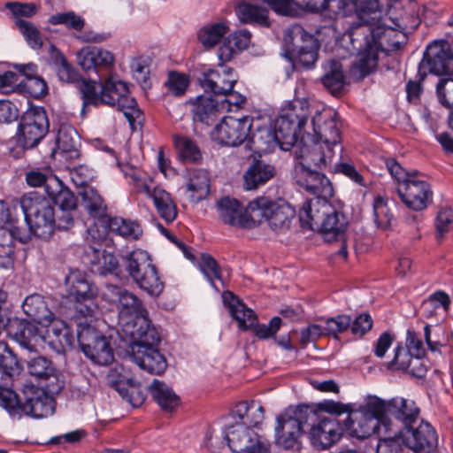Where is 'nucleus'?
Returning a JSON list of instances; mask_svg holds the SVG:
<instances>
[{"label": "nucleus", "instance_id": "44", "mask_svg": "<svg viewBox=\"0 0 453 453\" xmlns=\"http://www.w3.org/2000/svg\"><path fill=\"white\" fill-rule=\"evenodd\" d=\"M325 73L321 77L324 87L335 96H340L346 84L342 65L337 60H329L324 65Z\"/></svg>", "mask_w": 453, "mask_h": 453}, {"label": "nucleus", "instance_id": "10", "mask_svg": "<svg viewBox=\"0 0 453 453\" xmlns=\"http://www.w3.org/2000/svg\"><path fill=\"white\" fill-rule=\"evenodd\" d=\"M77 341L82 352L92 362L108 365L113 359V350L109 339L90 325H79Z\"/></svg>", "mask_w": 453, "mask_h": 453}, {"label": "nucleus", "instance_id": "43", "mask_svg": "<svg viewBox=\"0 0 453 453\" xmlns=\"http://www.w3.org/2000/svg\"><path fill=\"white\" fill-rule=\"evenodd\" d=\"M280 146L274 130L271 126L257 127L255 132H250L246 147L254 152L266 153Z\"/></svg>", "mask_w": 453, "mask_h": 453}, {"label": "nucleus", "instance_id": "63", "mask_svg": "<svg viewBox=\"0 0 453 453\" xmlns=\"http://www.w3.org/2000/svg\"><path fill=\"white\" fill-rule=\"evenodd\" d=\"M0 368L18 374L22 370L16 355L4 341H0Z\"/></svg>", "mask_w": 453, "mask_h": 453}, {"label": "nucleus", "instance_id": "3", "mask_svg": "<svg viewBox=\"0 0 453 453\" xmlns=\"http://www.w3.org/2000/svg\"><path fill=\"white\" fill-rule=\"evenodd\" d=\"M299 220L302 227L320 232L327 242L342 240L348 226L344 214L322 198L305 201L299 211Z\"/></svg>", "mask_w": 453, "mask_h": 453}, {"label": "nucleus", "instance_id": "22", "mask_svg": "<svg viewBox=\"0 0 453 453\" xmlns=\"http://www.w3.org/2000/svg\"><path fill=\"white\" fill-rule=\"evenodd\" d=\"M397 193L403 203L409 209L416 211L425 210L433 200L430 185L418 179V174H414L407 182L397 186Z\"/></svg>", "mask_w": 453, "mask_h": 453}, {"label": "nucleus", "instance_id": "15", "mask_svg": "<svg viewBox=\"0 0 453 453\" xmlns=\"http://www.w3.org/2000/svg\"><path fill=\"white\" fill-rule=\"evenodd\" d=\"M418 4L413 0H388L386 19L401 32L403 39L420 24Z\"/></svg>", "mask_w": 453, "mask_h": 453}, {"label": "nucleus", "instance_id": "50", "mask_svg": "<svg viewBox=\"0 0 453 453\" xmlns=\"http://www.w3.org/2000/svg\"><path fill=\"white\" fill-rule=\"evenodd\" d=\"M235 415L240 418L239 424L247 427L257 426L264 419V408L257 402H242L235 406Z\"/></svg>", "mask_w": 453, "mask_h": 453}, {"label": "nucleus", "instance_id": "48", "mask_svg": "<svg viewBox=\"0 0 453 453\" xmlns=\"http://www.w3.org/2000/svg\"><path fill=\"white\" fill-rule=\"evenodd\" d=\"M78 194L81 198V204L92 218L104 219L106 217L107 206L94 188L84 187Z\"/></svg>", "mask_w": 453, "mask_h": 453}, {"label": "nucleus", "instance_id": "17", "mask_svg": "<svg viewBox=\"0 0 453 453\" xmlns=\"http://www.w3.org/2000/svg\"><path fill=\"white\" fill-rule=\"evenodd\" d=\"M27 372L38 383L52 395L59 394L65 388V380L62 372L48 357L38 356L27 361Z\"/></svg>", "mask_w": 453, "mask_h": 453}, {"label": "nucleus", "instance_id": "18", "mask_svg": "<svg viewBox=\"0 0 453 453\" xmlns=\"http://www.w3.org/2000/svg\"><path fill=\"white\" fill-rule=\"evenodd\" d=\"M253 126V119L244 116L240 119L225 117L211 133L212 139L226 146H238L247 143Z\"/></svg>", "mask_w": 453, "mask_h": 453}, {"label": "nucleus", "instance_id": "34", "mask_svg": "<svg viewBox=\"0 0 453 453\" xmlns=\"http://www.w3.org/2000/svg\"><path fill=\"white\" fill-rule=\"evenodd\" d=\"M86 256L88 258L90 270L93 273L99 275L119 274V264L114 254L105 250L89 246L86 251Z\"/></svg>", "mask_w": 453, "mask_h": 453}, {"label": "nucleus", "instance_id": "45", "mask_svg": "<svg viewBox=\"0 0 453 453\" xmlns=\"http://www.w3.org/2000/svg\"><path fill=\"white\" fill-rule=\"evenodd\" d=\"M148 390L163 411H172L179 405L180 398L164 381L154 379L148 387Z\"/></svg>", "mask_w": 453, "mask_h": 453}, {"label": "nucleus", "instance_id": "51", "mask_svg": "<svg viewBox=\"0 0 453 453\" xmlns=\"http://www.w3.org/2000/svg\"><path fill=\"white\" fill-rule=\"evenodd\" d=\"M388 407L389 400L386 402L377 396L370 395L359 408L380 419V425L382 426L383 432L387 433L391 430V422L387 417L388 415Z\"/></svg>", "mask_w": 453, "mask_h": 453}, {"label": "nucleus", "instance_id": "53", "mask_svg": "<svg viewBox=\"0 0 453 453\" xmlns=\"http://www.w3.org/2000/svg\"><path fill=\"white\" fill-rule=\"evenodd\" d=\"M19 374L0 368V403L5 409H13L17 403V395L12 389L15 378Z\"/></svg>", "mask_w": 453, "mask_h": 453}, {"label": "nucleus", "instance_id": "60", "mask_svg": "<svg viewBox=\"0 0 453 453\" xmlns=\"http://www.w3.org/2000/svg\"><path fill=\"white\" fill-rule=\"evenodd\" d=\"M199 269L207 278L211 285L218 289L214 280H221V269L218 262L208 253L201 254L200 261L198 263Z\"/></svg>", "mask_w": 453, "mask_h": 453}, {"label": "nucleus", "instance_id": "30", "mask_svg": "<svg viewBox=\"0 0 453 453\" xmlns=\"http://www.w3.org/2000/svg\"><path fill=\"white\" fill-rule=\"evenodd\" d=\"M46 326L48 328L46 330L45 342L51 349L60 354L72 349L74 343V337L71 328L65 321L53 319Z\"/></svg>", "mask_w": 453, "mask_h": 453}, {"label": "nucleus", "instance_id": "27", "mask_svg": "<svg viewBox=\"0 0 453 453\" xmlns=\"http://www.w3.org/2000/svg\"><path fill=\"white\" fill-rule=\"evenodd\" d=\"M296 184L315 196L314 198L328 200L334 195L333 186L328 178L316 170L295 168Z\"/></svg>", "mask_w": 453, "mask_h": 453}, {"label": "nucleus", "instance_id": "24", "mask_svg": "<svg viewBox=\"0 0 453 453\" xmlns=\"http://www.w3.org/2000/svg\"><path fill=\"white\" fill-rule=\"evenodd\" d=\"M338 114L332 109H323L311 119L315 140L324 143L325 146L334 148L339 146L341 131L338 123Z\"/></svg>", "mask_w": 453, "mask_h": 453}, {"label": "nucleus", "instance_id": "4", "mask_svg": "<svg viewBox=\"0 0 453 453\" xmlns=\"http://www.w3.org/2000/svg\"><path fill=\"white\" fill-rule=\"evenodd\" d=\"M127 352L142 370L150 374L161 375L167 368V362L157 349L160 335L155 326L128 338Z\"/></svg>", "mask_w": 453, "mask_h": 453}, {"label": "nucleus", "instance_id": "2", "mask_svg": "<svg viewBox=\"0 0 453 453\" xmlns=\"http://www.w3.org/2000/svg\"><path fill=\"white\" fill-rule=\"evenodd\" d=\"M104 299L114 305L118 311V325L122 336L129 338L154 326L149 319V312L142 301L127 288L106 284Z\"/></svg>", "mask_w": 453, "mask_h": 453}, {"label": "nucleus", "instance_id": "37", "mask_svg": "<svg viewBox=\"0 0 453 453\" xmlns=\"http://www.w3.org/2000/svg\"><path fill=\"white\" fill-rule=\"evenodd\" d=\"M222 297L225 304L228 307L230 314L238 322L239 327L242 330L246 331L257 322L255 312L248 308L232 292H224Z\"/></svg>", "mask_w": 453, "mask_h": 453}, {"label": "nucleus", "instance_id": "19", "mask_svg": "<svg viewBox=\"0 0 453 453\" xmlns=\"http://www.w3.org/2000/svg\"><path fill=\"white\" fill-rule=\"evenodd\" d=\"M296 156L301 161L295 168L319 169L326 168L334 157V148L325 146L324 143L311 137L303 135L296 150Z\"/></svg>", "mask_w": 453, "mask_h": 453}, {"label": "nucleus", "instance_id": "29", "mask_svg": "<svg viewBox=\"0 0 453 453\" xmlns=\"http://www.w3.org/2000/svg\"><path fill=\"white\" fill-rule=\"evenodd\" d=\"M114 77L110 76L100 83V91L97 90V83L94 81H87L81 79L78 84L79 91L81 95L83 101L82 112L86 107L99 106L102 104H112L113 98L111 97V91L112 88H106L109 83H113Z\"/></svg>", "mask_w": 453, "mask_h": 453}, {"label": "nucleus", "instance_id": "64", "mask_svg": "<svg viewBox=\"0 0 453 453\" xmlns=\"http://www.w3.org/2000/svg\"><path fill=\"white\" fill-rule=\"evenodd\" d=\"M373 214L375 223L379 227L387 229L391 226V222L394 219V217L383 198L379 197L375 200L373 204Z\"/></svg>", "mask_w": 453, "mask_h": 453}, {"label": "nucleus", "instance_id": "41", "mask_svg": "<svg viewBox=\"0 0 453 453\" xmlns=\"http://www.w3.org/2000/svg\"><path fill=\"white\" fill-rule=\"evenodd\" d=\"M187 191L189 200L198 203L204 199L210 191V177L203 169H190L187 172Z\"/></svg>", "mask_w": 453, "mask_h": 453}, {"label": "nucleus", "instance_id": "9", "mask_svg": "<svg viewBox=\"0 0 453 453\" xmlns=\"http://www.w3.org/2000/svg\"><path fill=\"white\" fill-rule=\"evenodd\" d=\"M122 261L128 275L141 289L152 296H158L162 293L164 283L147 252L134 250L123 257Z\"/></svg>", "mask_w": 453, "mask_h": 453}, {"label": "nucleus", "instance_id": "61", "mask_svg": "<svg viewBox=\"0 0 453 453\" xmlns=\"http://www.w3.org/2000/svg\"><path fill=\"white\" fill-rule=\"evenodd\" d=\"M419 363L418 357H414L405 348L397 346L395 349L394 358L388 363V369L406 371L412 364Z\"/></svg>", "mask_w": 453, "mask_h": 453}, {"label": "nucleus", "instance_id": "62", "mask_svg": "<svg viewBox=\"0 0 453 453\" xmlns=\"http://www.w3.org/2000/svg\"><path fill=\"white\" fill-rule=\"evenodd\" d=\"M435 92L439 104L449 111H453V79H440Z\"/></svg>", "mask_w": 453, "mask_h": 453}, {"label": "nucleus", "instance_id": "32", "mask_svg": "<svg viewBox=\"0 0 453 453\" xmlns=\"http://www.w3.org/2000/svg\"><path fill=\"white\" fill-rule=\"evenodd\" d=\"M8 334L21 347L28 350L35 349L41 338V333L35 323L27 319H16L11 321L8 326Z\"/></svg>", "mask_w": 453, "mask_h": 453}, {"label": "nucleus", "instance_id": "46", "mask_svg": "<svg viewBox=\"0 0 453 453\" xmlns=\"http://www.w3.org/2000/svg\"><path fill=\"white\" fill-rule=\"evenodd\" d=\"M236 15L243 24H256L265 27H270L268 10L257 4L242 2L235 9Z\"/></svg>", "mask_w": 453, "mask_h": 453}, {"label": "nucleus", "instance_id": "58", "mask_svg": "<svg viewBox=\"0 0 453 453\" xmlns=\"http://www.w3.org/2000/svg\"><path fill=\"white\" fill-rule=\"evenodd\" d=\"M48 22L51 25H63L69 30L81 31L85 27V19L73 11L57 12L50 16Z\"/></svg>", "mask_w": 453, "mask_h": 453}, {"label": "nucleus", "instance_id": "28", "mask_svg": "<svg viewBox=\"0 0 453 453\" xmlns=\"http://www.w3.org/2000/svg\"><path fill=\"white\" fill-rule=\"evenodd\" d=\"M77 61L84 71H94L100 75L102 72H107L113 67L115 58L107 50L86 47L77 53Z\"/></svg>", "mask_w": 453, "mask_h": 453}, {"label": "nucleus", "instance_id": "13", "mask_svg": "<svg viewBox=\"0 0 453 453\" xmlns=\"http://www.w3.org/2000/svg\"><path fill=\"white\" fill-rule=\"evenodd\" d=\"M26 181L29 187H43L52 203H60L64 207L73 205V193L48 168H35L26 173Z\"/></svg>", "mask_w": 453, "mask_h": 453}, {"label": "nucleus", "instance_id": "59", "mask_svg": "<svg viewBox=\"0 0 453 453\" xmlns=\"http://www.w3.org/2000/svg\"><path fill=\"white\" fill-rule=\"evenodd\" d=\"M14 24L32 49L39 50L42 47V35L33 23L21 18H17Z\"/></svg>", "mask_w": 453, "mask_h": 453}, {"label": "nucleus", "instance_id": "56", "mask_svg": "<svg viewBox=\"0 0 453 453\" xmlns=\"http://www.w3.org/2000/svg\"><path fill=\"white\" fill-rule=\"evenodd\" d=\"M78 134L70 127H63L59 130L57 138L58 150L68 155L70 158H77L80 152L77 149Z\"/></svg>", "mask_w": 453, "mask_h": 453}, {"label": "nucleus", "instance_id": "8", "mask_svg": "<svg viewBox=\"0 0 453 453\" xmlns=\"http://www.w3.org/2000/svg\"><path fill=\"white\" fill-rule=\"evenodd\" d=\"M247 214L251 219L253 227L265 219L274 231H285L290 227L296 210L282 200L275 202L260 196L249 203Z\"/></svg>", "mask_w": 453, "mask_h": 453}, {"label": "nucleus", "instance_id": "35", "mask_svg": "<svg viewBox=\"0 0 453 453\" xmlns=\"http://www.w3.org/2000/svg\"><path fill=\"white\" fill-rule=\"evenodd\" d=\"M192 104L193 120L211 125L224 110V102H219L211 96H199L189 100Z\"/></svg>", "mask_w": 453, "mask_h": 453}, {"label": "nucleus", "instance_id": "47", "mask_svg": "<svg viewBox=\"0 0 453 453\" xmlns=\"http://www.w3.org/2000/svg\"><path fill=\"white\" fill-rule=\"evenodd\" d=\"M111 387L119 395L134 407L141 406L145 401V393L134 383L132 379L111 380Z\"/></svg>", "mask_w": 453, "mask_h": 453}, {"label": "nucleus", "instance_id": "5", "mask_svg": "<svg viewBox=\"0 0 453 453\" xmlns=\"http://www.w3.org/2000/svg\"><path fill=\"white\" fill-rule=\"evenodd\" d=\"M309 116V104L305 100L295 99L281 109L273 128L280 149L288 150L298 142Z\"/></svg>", "mask_w": 453, "mask_h": 453}, {"label": "nucleus", "instance_id": "1", "mask_svg": "<svg viewBox=\"0 0 453 453\" xmlns=\"http://www.w3.org/2000/svg\"><path fill=\"white\" fill-rule=\"evenodd\" d=\"M398 28L386 19L382 25L372 27L371 26H363L353 29L350 32V41L353 49L365 51L359 58L351 64L349 68V76L354 81H362L365 77L375 71L378 65V51L390 52L398 50L405 43L406 39L403 41L396 39L400 35Z\"/></svg>", "mask_w": 453, "mask_h": 453}, {"label": "nucleus", "instance_id": "55", "mask_svg": "<svg viewBox=\"0 0 453 453\" xmlns=\"http://www.w3.org/2000/svg\"><path fill=\"white\" fill-rule=\"evenodd\" d=\"M357 11L356 15L362 22L355 26L354 24L349 27V36L350 37L351 30L363 26H371L375 19L372 15L376 14L380 10V3L378 0H356Z\"/></svg>", "mask_w": 453, "mask_h": 453}, {"label": "nucleus", "instance_id": "52", "mask_svg": "<svg viewBox=\"0 0 453 453\" xmlns=\"http://www.w3.org/2000/svg\"><path fill=\"white\" fill-rule=\"evenodd\" d=\"M107 226L111 232L126 239L138 240L142 234V228L137 221L123 218H108Z\"/></svg>", "mask_w": 453, "mask_h": 453}, {"label": "nucleus", "instance_id": "54", "mask_svg": "<svg viewBox=\"0 0 453 453\" xmlns=\"http://www.w3.org/2000/svg\"><path fill=\"white\" fill-rule=\"evenodd\" d=\"M174 145L179 158L186 163H198L202 159V152L196 142L186 136H174Z\"/></svg>", "mask_w": 453, "mask_h": 453}, {"label": "nucleus", "instance_id": "57", "mask_svg": "<svg viewBox=\"0 0 453 453\" xmlns=\"http://www.w3.org/2000/svg\"><path fill=\"white\" fill-rule=\"evenodd\" d=\"M288 411L303 432L306 429L310 430L319 418L317 410L308 404H299L295 408H289Z\"/></svg>", "mask_w": 453, "mask_h": 453}, {"label": "nucleus", "instance_id": "16", "mask_svg": "<svg viewBox=\"0 0 453 453\" xmlns=\"http://www.w3.org/2000/svg\"><path fill=\"white\" fill-rule=\"evenodd\" d=\"M52 395L44 388L34 384L25 385L22 395L17 397L16 405L19 404L26 415L42 418L52 415L55 411V400Z\"/></svg>", "mask_w": 453, "mask_h": 453}, {"label": "nucleus", "instance_id": "36", "mask_svg": "<svg viewBox=\"0 0 453 453\" xmlns=\"http://www.w3.org/2000/svg\"><path fill=\"white\" fill-rule=\"evenodd\" d=\"M303 433L288 411L277 418L276 441L285 449L292 448Z\"/></svg>", "mask_w": 453, "mask_h": 453}, {"label": "nucleus", "instance_id": "7", "mask_svg": "<svg viewBox=\"0 0 453 453\" xmlns=\"http://www.w3.org/2000/svg\"><path fill=\"white\" fill-rule=\"evenodd\" d=\"M322 411L334 415L347 413L346 418L342 419L343 430L352 437L365 439L374 434H380L382 426L380 419L365 412L362 409L353 410L349 404H343L339 402L325 401L320 403Z\"/></svg>", "mask_w": 453, "mask_h": 453}, {"label": "nucleus", "instance_id": "6", "mask_svg": "<svg viewBox=\"0 0 453 453\" xmlns=\"http://www.w3.org/2000/svg\"><path fill=\"white\" fill-rule=\"evenodd\" d=\"M20 206L31 232L39 238L48 240L55 230L54 207L48 199L36 192L25 194Z\"/></svg>", "mask_w": 453, "mask_h": 453}, {"label": "nucleus", "instance_id": "20", "mask_svg": "<svg viewBox=\"0 0 453 453\" xmlns=\"http://www.w3.org/2000/svg\"><path fill=\"white\" fill-rule=\"evenodd\" d=\"M226 438L229 448L236 453H269V443L260 440L259 435L243 424L227 427Z\"/></svg>", "mask_w": 453, "mask_h": 453}, {"label": "nucleus", "instance_id": "25", "mask_svg": "<svg viewBox=\"0 0 453 453\" xmlns=\"http://www.w3.org/2000/svg\"><path fill=\"white\" fill-rule=\"evenodd\" d=\"M343 433L342 420L336 417H324L311 427L309 435L315 447L324 449L339 441Z\"/></svg>", "mask_w": 453, "mask_h": 453}, {"label": "nucleus", "instance_id": "23", "mask_svg": "<svg viewBox=\"0 0 453 453\" xmlns=\"http://www.w3.org/2000/svg\"><path fill=\"white\" fill-rule=\"evenodd\" d=\"M112 88L111 91L113 98L110 106H118V109L124 113V116L130 124L133 130L135 129V124L141 125L143 121L142 111L138 107L134 97L130 96L128 84L114 78L113 83H109L106 88Z\"/></svg>", "mask_w": 453, "mask_h": 453}, {"label": "nucleus", "instance_id": "31", "mask_svg": "<svg viewBox=\"0 0 453 453\" xmlns=\"http://www.w3.org/2000/svg\"><path fill=\"white\" fill-rule=\"evenodd\" d=\"M65 283L69 297L77 303H81L86 300H95L97 296L96 287L81 271L71 272L65 278Z\"/></svg>", "mask_w": 453, "mask_h": 453}, {"label": "nucleus", "instance_id": "49", "mask_svg": "<svg viewBox=\"0 0 453 453\" xmlns=\"http://www.w3.org/2000/svg\"><path fill=\"white\" fill-rule=\"evenodd\" d=\"M229 27L226 21L209 23L197 32V39L205 49L216 46L228 33Z\"/></svg>", "mask_w": 453, "mask_h": 453}, {"label": "nucleus", "instance_id": "26", "mask_svg": "<svg viewBox=\"0 0 453 453\" xmlns=\"http://www.w3.org/2000/svg\"><path fill=\"white\" fill-rule=\"evenodd\" d=\"M198 80L204 91L214 96H234L232 90L237 81L234 70L229 67H222L221 72L208 69L201 73Z\"/></svg>", "mask_w": 453, "mask_h": 453}, {"label": "nucleus", "instance_id": "21", "mask_svg": "<svg viewBox=\"0 0 453 453\" xmlns=\"http://www.w3.org/2000/svg\"><path fill=\"white\" fill-rule=\"evenodd\" d=\"M402 442L414 453H433L437 447V436L434 427L426 421H420L401 430Z\"/></svg>", "mask_w": 453, "mask_h": 453}, {"label": "nucleus", "instance_id": "39", "mask_svg": "<svg viewBox=\"0 0 453 453\" xmlns=\"http://www.w3.org/2000/svg\"><path fill=\"white\" fill-rule=\"evenodd\" d=\"M388 415L401 421L403 428H407L418 422L419 409L412 400L394 397L389 400Z\"/></svg>", "mask_w": 453, "mask_h": 453}, {"label": "nucleus", "instance_id": "33", "mask_svg": "<svg viewBox=\"0 0 453 453\" xmlns=\"http://www.w3.org/2000/svg\"><path fill=\"white\" fill-rule=\"evenodd\" d=\"M219 218L225 224L232 226H240L244 228L253 227L250 217L247 214L242 215L241 203L234 198L228 196L223 197L217 203Z\"/></svg>", "mask_w": 453, "mask_h": 453}, {"label": "nucleus", "instance_id": "40", "mask_svg": "<svg viewBox=\"0 0 453 453\" xmlns=\"http://www.w3.org/2000/svg\"><path fill=\"white\" fill-rule=\"evenodd\" d=\"M22 309L25 314L35 323L48 326L54 319L44 297L39 294L28 296L23 302Z\"/></svg>", "mask_w": 453, "mask_h": 453}, {"label": "nucleus", "instance_id": "38", "mask_svg": "<svg viewBox=\"0 0 453 453\" xmlns=\"http://www.w3.org/2000/svg\"><path fill=\"white\" fill-rule=\"evenodd\" d=\"M276 174L274 165L262 159H256L246 170L243 180L244 188L248 190L256 189L265 185Z\"/></svg>", "mask_w": 453, "mask_h": 453}, {"label": "nucleus", "instance_id": "12", "mask_svg": "<svg viewBox=\"0 0 453 453\" xmlns=\"http://www.w3.org/2000/svg\"><path fill=\"white\" fill-rule=\"evenodd\" d=\"M428 73L438 76L453 74V53L447 41H434L426 47L418 65L420 80H424Z\"/></svg>", "mask_w": 453, "mask_h": 453}, {"label": "nucleus", "instance_id": "42", "mask_svg": "<svg viewBox=\"0 0 453 453\" xmlns=\"http://www.w3.org/2000/svg\"><path fill=\"white\" fill-rule=\"evenodd\" d=\"M142 190L151 197L160 217L166 222L173 221L177 217V208L171 195L162 188H156L152 191L147 185H142Z\"/></svg>", "mask_w": 453, "mask_h": 453}, {"label": "nucleus", "instance_id": "11", "mask_svg": "<svg viewBox=\"0 0 453 453\" xmlns=\"http://www.w3.org/2000/svg\"><path fill=\"white\" fill-rule=\"evenodd\" d=\"M50 122L43 107H31L21 116L18 132V143L24 149H32L48 134Z\"/></svg>", "mask_w": 453, "mask_h": 453}, {"label": "nucleus", "instance_id": "14", "mask_svg": "<svg viewBox=\"0 0 453 453\" xmlns=\"http://www.w3.org/2000/svg\"><path fill=\"white\" fill-rule=\"evenodd\" d=\"M285 57L291 62L304 67H311L318 58V44L313 35L302 27L285 35Z\"/></svg>", "mask_w": 453, "mask_h": 453}]
</instances>
